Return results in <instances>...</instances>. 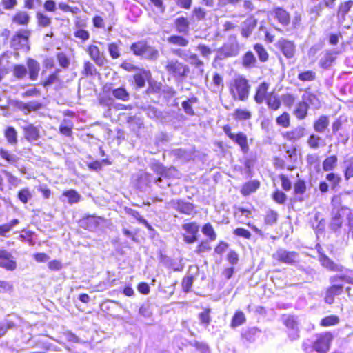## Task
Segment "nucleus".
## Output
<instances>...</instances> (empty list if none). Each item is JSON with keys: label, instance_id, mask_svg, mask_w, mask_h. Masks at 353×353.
<instances>
[{"label": "nucleus", "instance_id": "f257e3e1", "mask_svg": "<svg viewBox=\"0 0 353 353\" xmlns=\"http://www.w3.org/2000/svg\"><path fill=\"white\" fill-rule=\"evenodd\" d=\"M250 85L242 76H238L230 83V93L234 100L245 101L249 96Z\"/></svg>", "mask_w": 353, "mask_h": 353}, {"label": "nucleus", "instance_id": "f03ea898", "mask_svg": "<svg viewBox=\"0 0 353 353\" xmlns=\"http://www.w3.org/2000/svg\"><path fill=\"white\" fill-rule=\"evenodd\" d=\"M240 46L236 34H230L227 41L216 50V60H223L239 54Z\"/></svg>", "mask_w": 353, "mask_h": 353}, {"label": "nucleus", "instance_id": "7ed1b4c3", "mask_svg": "<svg viewBox=\"0 0 353 353\" xmlns=\"http://www.w3.org/2000/svg\"><path fill=\"white\" fill-rule=\"evenodd\" d=\"M166 72L176 79H183L188 77L190 68L188 65L176 59H168L164 65Z\"/></svg>", "mask_w": 353, "mask_h": 353}, {"label": "nucleus", "instance_id": "20e7f679", "mask_svg": "<svg viewBox=\"0 0 353 353\" xmlns=\"http://www.w3.org/2000/svg\"><path fill=\"white\" fill-rule=\"evenodd\" d=\"M23 131L24 139L29 143L39 145L41 138L40 125L25 122V124L21 126Z\"/></svg>", "mask_w": 353, "mask_h": 353}, {"label": "nucleus", "instance_id": "39448f33", "mask_svg": "<svg viewBox=\"0 0 353 353\" xmlns=\"http://www.w3.org/2000/svg\"><path fill=\"white\" fill-rule=\"evenodd\" d=\"M272 258L282 263L294 265L299 261V254L295 251H289L284 248H279L272 254Z\"/></svg>", "mask_w": 353, "mask_h": 353}, {"label": "nucleus", "instance_id": "423d86ee", "mask_svg": "<svg viewBox=\"0 0 353 353\" xmlns=\"http://www.w3.org/2000/svg\"><path fill=\"white\" fill-rule=\"evenodd\" d=\"M168 205L170 208L186 215H192L195 213L194 205L183 199H172Z\"/></svg>", "mask_w": 353, "mask_h": 353}, {"label": "nucleus", "instance_id": "0eeeda50", "mask_svg": "<svg viewBox=\"0 0 353 353\" xmlns=\"http://www.w3.org/2000/svg\"><path fill=\"white\" fill-rule=\"evenodd\" d=\"M282 321L288 329L289 336L292 340L297 339L299 337V324L296 317L292 315H283Z\"/></svg>", "mask_w": 353, "mask_h": 353}, {"label": "nucleus", "instance_id": "6e6552de", "mask_svg": "<svg viewBox=\"0 0 353 353\" xmlns=\"http://www.w3.org/2000/svg\"><path fill=\"white\" fill-rule=\"evenodd\" d=\"M332 339V335L330 332H325L319 334L314 341V347L316 348L317 352L326 353L330 348Z\"/></svg>", "mask_w": 353, "mask_h": 353}, {"label": "nucleus", "instance_id": "1a4fd4ad", "mask_svg": "<svg viewBox=\"0 0 353 353\" xmlns=\"http://www.w3.org/2000/svg\"><path fill=\"white\" fill-rule=\"evenodd\" d=\"M0 267L7 270H14L17 268V262L13 256L6 250L0 248Z\"/></svg>", "mask_w": 353, "mask_h": 353}, {"label": "nucleus", "instance_id": "9d476101", "mask_svg": "<svg viewBox=\"0 0 353 353\" xmlns=\"http://www.w3.org/2000/svg\"><path fill=\"white\" fill-rule=\"evenodd\" d=\"M276 46L287 59H291L294 57L296 46L293 41L281 38L278 41Z\"/></svg>", "mask_w": 353, "mask_h": 353}, {"label": "nucleus", "instance_id": "9b49d317", "mask_svg": "<svg viewBox=\"0 0 353 353\" xmlns=\"http://www.w3.org/2000/svg\"><path fill=\"white\" fill-rule=\"evenodd\" d=\"M258 23L257 19L251 15L244 20L241 24V35L245 39L249 38Z\"/></svg>", "mask_w": 353, "mask_h": 353}, {"label": "nucleus", "instance_id": "f8f14e48", "mask_svg": "<svg viewBox=\"0 0 353 353\" xmlns=\"http://www.w3.org/2000/svg\"><path fill=\"white\" fill-rule=\"evenodd\" d=\"M87 52L90 58L97 65L103 66L108 63V60L105 58L104 53L101 52L97 46L94 45L89 46Z\"/></svg>", "mask_w": 353, "mask_h": 353}, {"label": "nucleus", "instance_id": "ddd939ff", "mask_svg": "<svg viewBox=\"0 0 353 353\" xmlns=\"http://www.w3.org/2000/svg\"><path fill=\"white\" fill-rule=\"evenodd\" d=\"M343 208H339V207H334L332 212V219L330 223V228L331 230L336 232L339 228H341L343 216L344 212Z\"/></svg>", "mask_w": 353, "mask_h": 353}, {"label": "nucleus", "instance_id": "4468645a", "mask_svg": "<svg viewBox=\"0 0 353 353\" xmlns=\"http://www.w3.org/2000/svg\"><path fill=\"white\" fill-rule=\"evenodd\" d=\"M319 261L322 266H323L325 268L330 271L342 272L344 270V267L343 265L334 263L325 254L320 253L319 256Z\"/></svg>", "mask_w": 353, "mask_h": 353}, {"label": "nucleus", "instance_id": "2eb2a0df", "mask_svg": "<svg viewBox=\"0 0 353 353\" xmlns=\"http://www.w3.org/2000/svg\"><path fill=\"white\" fill-rule=\"evenodd\" d=\"M306 134V129L305 127L299 125L290 131L283 133L284 139L290 141H296L305 137Z\"/></svg>", "mask_w": 353, "mask_h": 353}, {"label": "nucleus", "instance_id": "dca6fc26", "mask_svg": "<svg viewBox=\"0 0 353 353\" xmlns=\"http://www.w3.org/2000/svg\"><path fill=\"white\" fill-rule=\"evenodd\" d=\"M272 14L274 18L283 27H286L290 23V15L285 9L280 7L275 8L272 11Z\"/></svg>", "mask_w": 353, "mask_h": 353}, {"label": "nucleus", "instance_id": "f3484780", "mask_svg": "<svg viewBox=\"0 0 353 353\" xmlns=\"http://www.w3.org/2000/svg\"><path fill=\"white\" fill-rule=\"evenodd\" d=\"M30 34L28 30L17 32L11 40V46L14 48H18L24 45L28 41Z\"/></svg>", "mask_w": 353, "mask_h": 353}, {"label": "nucleus", "instance_id": "a211bd4d", "mask_svg": "<svg viewBox=\"0 0 353 353\" xmlns=\"http://www.w3.org/2000/svg\"><path fill=\"white\" fill-rule=\"evenodd\" d=\"M329 124V117L326 115H321L314 122L313 128L316 132L323 134L325 132Z\"/></svg>", "mask_w": 353, "mask_h": 353}, {"label": "nucleus", "instance_id": "6ab92c4d", "mask_svg": "<svg viewBox=\"0 0 353 353\" xmlns=\"http://www.w3.org/2000/svg\"><path fill=\"white\" fill-rule=\"evenodd\" d=\"M3 134L8 144L12 146L18 144V132L14 127H7L3 131Z\"/></svg>", "mask_w": 353, "mask_h": 353}, {"label": "nucleus", "instance_id": "aec40b11", "mask_svg": "<svg viewBox=\"0 0 353 353\" xmlns=\"http://www.w3.org/2000/svg\"><path fill=\"white\" fill-rule=\"evenodd\" d=\"M18 108L28 114L32 111L40 110L42 108V103L37 101H31L27 103L21 101L19 103Z\"/></svg>", "mask_w": 353, "mask_h": 353}, {"label": "nucleus", "instance_id": "412c9836", "mask_svg": "<svg viewBox=\"0 0 353 353\" xmlns=\"http://www.w3.org/2000/svg\"><path fill=\"white\" fill-rule=\"evenodd\" d=\"M269 88V84L266 82H262L259 84L256 89L254 100L256 103L261 104L265 99L268 97L267 92Z\"/></svg>", "mask_w": 353, "mask_h": 353}, {"label": "nucleus", "instance_id": "4be33fe9", "mask_svg": "<svg viewBox=\"0 0 353 353\" xmlns=\"http://www.w3.org/2000/svg\"><path fill=\"white\" fill-rule=\"evenodd\" d=\"M230 139L240 145L241 150L243 152H247L248 150V139L247 136L243 133L239 132L238 134H230Z\"/></svg>", "mask_w": 353, "mask_h": 353}, {"label": "nucleus", "instance_id": "5701e85b", "mask_svg": "<svg viewBox=\"0 0 353 353\" xmlns=\"http://www.w3.org/2000/svg\"><path fill=\"white\" fill-rule=\"evenodd\" d=\"M27 66L30 79L32 81L37 80L40 70V64L33 59H28Z\"/></svg>", "mask_w": 353, "mask_h": 353}, {"label": "nucleus", "instance_id": "b1692460", "mask_svg": "<svg viewBox=\"0 0 353 353\" xmlns=\"http://www.w3.org/2000/svg\"><path fill=\"white\" fill-rule=\"evenodd\" d=\"M176 31L179 33L187 34L190 29V23L187 18L179 17L174 21Z\"/></svg>", "mask_w": 353, "mask_h": 353}, {"label": "nucleus", "instance_id": "393cba45", "mask_svg": "<svg viewBox=\"0 0 353 353\" xmlns=\"http://www.w3.org/2000/svg\"><path fill=\"white\" fill-rule=\"evenodd\" d=\"M302 101L305 102V104L307 105L308 107L311 105L313 108L318 109L321 106L320 101L319 99L316 95L310 92H305L302 95Z\"/></svg>", "mask_w": 353, "mask_h": 353}, {"label": "nucleus", "instance_id": "a878e982", "mask_svg": "<svg viewBox=\"0 0 353 353\" xmlns=\"http://www.w3.org/2000/svg\"><path fill=\"white\" fill-rule=\"evenodd\" d=\"M336 57H334V52L327 51L321 58L319 61V65L323 69H328L335 61Z\"/></svg>", "mask_w": 353, "mask_h": 353}, {"label": "nucleus", "instance_id": "bb28decb", "mask_svg": "<svg viewBox=\"0 0 353 353\" xmlns=\"http://www.w3.org/2000/svg\"><path fill=\"white\" fill-rule=\"evenodd\" d=\"M260 185V183L256 180H253L245 183L241 190L243 195L247 196L254 192Z\"/></svg>", "mask_w": 353, "mask_h": 353}, {"label": "nucleus", "instance_id": "cd10ccee", "mask_svg": "<svg viewBox=\"0 0 353 353\" xmlns=\"http://www.w3.org/2000/svg\"><path fill=\"white\" fill-rule=\"evenodd\" d=\"M148 46V44L146 41H139L138 42L133 43L130 46V50L133 52L134 54L143 57Z\"/></svg>", "mask_w": 353, "mask_h": 353}, {"label": "nucleus", "instance_id": "c85d7f7f", "mask_svg": "<svg viewBox=\"0 0 353 353\" xmlns=\"http://www.w3.org/2000/svg\"><path fill=\"white\" fill-rule=\"evenodd\" d=\"M308 108H309L307 105L305 104V102L302 101L297 104L294 111V114L298 119L302 120L307 117Z\"/></svg>", "mask_w": 353, "mask_h": 353}, {"label": "nucleus", "instance_id": "c756f323", "mask_svg": "<svg viewBox=\"0 0 353 353\" xmlns=\"http://www.w3.org/2000/svg\"><path fill=\"white\" fill-rule=\"evenodd\" d=\"M112 96L118 100L122 101H128L130 100V94L123 87L113 89L112 91Z\"/></svg>", "mask_w": 353, "mask_h": 353}, {"label": "nucleus", "instance_id": "7c9ffc66", "mask_svg": "<svg viewBox=\"0 0 353 353\" xmlns=\"http://www.w3.org/2000/svg\"><path fill=\"white\" fill-rule=\"evenodd\" d=\"M352 6L353 1L352 0L341 3L338 8L337 15L341 16V18L345 20L347 14L349 12Z\"/></svg>", "mask_w": 353, "mask_h": 353}, {"label": "nucleus", "instance_id": "2f4dec72", "mask_svg": "<svg viewBox=\"0 0 353 353\" xmlns=\"http://www.w3.org/2000/svg\"><path fill=\"white\" fill-rule=\"evenodd\" d=\"M199 101L197 97H192L190 99H188L186 101H184L182 102L181 105L183 109L184 110V112L190 116H192L194 114V111L192 107L193 104L197 103Z\"/></svg>", "mask_w": 353, "mask_h": 353}, {"label": "nucleus", "instance_id": "473e14b6", "mask_svg": "<svg viewBox=\"0 0 353 353\" xmlns=\"http://www.w3.org/2000/svg\"><path fill=\"white\" fill-rule=\"evenodd\" d=\"M170 44L185 47L188 45L189 41L186 38L180 35H172L167 39Z\"/></svg>", "mask_w": 353, "mask_h": 353}, {"label": "nucleus", "instance_id": "72a5a7b5", "mask_svg": "<svg viewBox=\"0 0 353 353\" xmlns=\"http://www.w3.org/2000/svg\"><path fill=\"white\" fill-rule=\"evenodd\" d=\"M30 16L24 11H19L12 18V21L19 25H27L30 21Z\"/></svg>", "mask_w": 353, "mask_h": 353}, {"label": "nucleus", "instance_id": "f704fd0d", "mask_svg": "<svg viewBox=\"0 0 353 353\" xmlns=\"http://www.w3.org/2000/svg\"><path fill=\"white\" fill-rule=\"evenodd\" d=\"M19 223V219H14L9 223L0 225V236H8V234L12 230V229L18 225Z\"/></svg>", "mask_w": 353, "mask_h": 353}, {"label": "nucleus", "instance_id": "c9c22d12", "mask_svg": "<svg viewBox=\"0 0 353 353\" xmlns=\"http://www.w3.org/2000/svg\"><path fill=\"white\" fill-rule=\"evenodd\" d=\"M337 160L336 155L327 157L323 162V170L326 172L333 170L336 165Z\"/></svg>", "mask_w": 353, "mask_h": 353}, {"label": "nucleus", "instance_id": "e433bc0d", "mask_svg": "<svg viewBox=\"0 0 353 353\" xmlns=\"http://www.w3.org/2000/svg\"><path fill=\"white\" fill-rule=\"evenodd\" d=\"M0 157L10 164H14L19 160L14 154L3 148L0 149Z\"/></svg>", "mask_w": 353, "mask_h": 353}, {"label": "nucleus", "instance_id": "4c0bfd02", "mask_svg": "<svg viewBox=\"0 0 353 353\" xmlns=\"http://www.w3.org/2000/svg\"><path fill=\"white\" fill-rule=\"evenodd\" d=\"M72 127L73 125L72 122L70 120L65 119L59 126V131L62 134L66 137H70L72 134Z\"/></svg>", "mask_w": 353, "mask_h": 353}, {"label": "nucleus", "instance_id": "58836bf2", "mask_svg": "<svg viewBox=\"0 0 353 353\" xmlns=\"http://www.w3.org/2000/svg\"><path fill=\"white\" fill-rule=\"evenodd\" d=\"M188 61L192 65H194L196 68L200 70L201 72L203 71V61L199 59L198 55L194 53H190Z\"/></svg>", "mask_w": 353, "mask_h": 353}, {"label": "nucleus", "instance_id": "ea45409f", "mask_svg": "<svg viewBox=\"0 0 353 353\" xmlns=\"http://www.w3.org/2000/svg\"><path fill=\"white\" fill-rule=\"evenodd\" d=\"M63 196L68 198L70 204L77 203L81 199V195L74 190H69L64 192Z\"/></svg>", "mask_w": 353, "mask_h": 353}, {"label": "nucleus", "instance_id": "a19ab883", "mask_svg": "<svg viewBox=\"0 0 353 353\" xmlns=\"http://www.w3.org/2000/svg\"><path fill=\"white\" fill-rule=\"evenodd\" d=\"M254 49L255 52H256L259 59L262 62H265L268 61L269 55L263 47V46L261 43H256L254 46Z\"/></svg>", "mask_w": 353, "mask_h": 353}, {"label": "nucleus", "instance_id": "79ce46f5", "mask_svg": "<svg viewBox=\"0 0 353 353\" xmlns=\"http://www.w3.org/2000/svg\"><path fill=\"white\" fill-rule=\"evenodd\" d=\"M266 101L268 108L272 110H277L281 107V101L276 96L269 95Z\"/></svg>", "mask_w": 353, "mask_h": 353}, {"label": "nucleus", "instance_id": "37998d69", "mask_svg": "<svg viewBox=\"0 0 353 353\" xmlns=\"http://www.w3.org/2000/svg\"><path fill=\"white\" fill-rule=\"evenodd\" d=\"M159 57L158 50L148 45L143 57L148 60L156 61Z\"/></svg>", "mask_w": 353, "mask_h": 353}, {"label": "nucleus", "instance_id": "c03bdc74", "mask_svg": "<svg viewBox=\"0 0 353 353\" xmlns=\"http://www.w3.org/2000/svg\"><path fill=\"white\" fill-rule=\"evenodd\" d=\"M339 323V318L336 315H330L322 319L320 325L323 327H328L337 325Z\"/></svg>", "mask_w": 353, "mask_h": 353}, {"label": "nucleus", "instance_id": "a18cd8bd", "mask_svg": "<svg viewBox=\"0 0 353 353\" xmlns=\"http://www.w3.org/2000/svg\"><path fill=\"white\" fill-rule=\"evenodd\" d=\"M345 178L348 180L353 176V157L344 161Z\"/></svg>", "mask_w": 353, "mask_h": 353}, {"label": "nucleus", "instance_id": "49530a36", "mask_svg": "<svg viewBox=\"0 0 353 353\" xmlns=\"http://www.w3.org/2000/svg\"><path fill=\"white\" fill-rule=\"evenodd\" d=\"M278 213L273 210H269L265 216L264 221L267 225H272L277 222Z\"/></svg>", "mask_w": 353, "mask_h": 353}, {"label": "nucleus", "instance_id": "de8ad7c7", "mask_svg": "<svg viewBox=\"0 0 353 353\" xmlns=\"http://www.w3.org/2000/svg\"><path fill=\"white\" fill-rule=\"evenodd\" d=\"M28 73L26 66L23 65H15L13 68V75L18 79H23Z\"/></svg>", "mask_w": 353, "mask_h": 353}, {"label": "nucleus", "instance_id": "09e8293b", "mask_svg": "<svg viewBox=\"0 0 353 353\" xmlns=\"http://www.w3.org/2000/svg\"><path fill=\"white\" fill-rule=\"evenodd\" d=\"M322 139L316 134H312L307 139V143L312 149H318L320 147V141Z\"/></svg>", "mask_w": 353, "mask_h": 353}, {"label": "nucleus", "instance_id": "8fccbe9b", "mask_svg": "<svg viewBox=\"0 0 353 353\" xmlns=\"http://www.w3.org/2000/svg\"><path fill=\"white\" fill-rule=\"evenodd\" d=\"M182 228L190 235H196L197 236V234L199 232V226L195 222L185 223L182 225Z\"/></svg>", "mask_w": 353, "mask_h": 353}, {"label": "nucleus", "instance_id": "3c124183", "mask_svg": "<svg viewBox=\"0 0 353 353\" xmlns=\"http://www.w3.org/2000/svg\"><path fill=\"white\" fill-rule=\"evenodd\" d=\"M245 321V317L243 312L241 311L236 312L232 318L231 327H236L242 325Z\"/></svg>", "mask_w": 353, "mask_h": 353}, {"label": "nucleus", "instance_id": "603ef678", "mask_svg": "<svg viewBox=\"0 0 353 353\" xmlns=\"http://www.w3.org/2000/svg\"><path fill=\"white\" fill-rule=\"evenodd\" d=\"M316 72L312 70L304 71L298 74V79L301 81H312L316 79Z\"/></svg>", "mask_w": 353, "mask_h": 353}, {"label": "nucleus", "instance_id": "864d4df0", "mask_svg": "<svg viewBox=\"0 0 353 353\" xmlns=\"http://www.w3.org/2000/svg\"><path fill=\"white\" fill-rule=\"evenodd\" d=\"M234 119L236 120H248L252 117V114L247 110L236 109L234 112Z\"/></svg>", "mask_w": 353, "mask_h": 353}, {"label": "nucleus", "instance_id": "5fc2aeb1", "mask_svg": "<svg viewBox=\"0 0 353 353\" xmlns=\"http://www.w3.org/2000/svg\"><path fill=\"white\" fill-rule=\"evenodd\" d=\"M256 61V59L252 52H246L243 57V65L246 68L254 65Z\"/></svg>", "mask_w": 353, "mask_h": 353}, {"label": "nucleus", "instance_id": "6e6d98bb", "mask_svg": "<svg viewBox=\"0 0 353 353\" xmlns=\"http://www.w3.org/2000/svg\"><path fill=\"white\" fill-rule=\"evenodd\" d=\"M143 111L150 119H159L162 115V112L161 111H159L157 108L152 106L144 108Z\"/></svg>", "mask_w": 353, "mask_h": 353}, {"label": "nucleus", "instance_id": "4d7b16f0", "mask_svg": "<svg viewBox=\"0 0 353 353\" xmlns=\"http://www.w3.org/2000/svg\"><path fill=\"white\" fill-rule=\"evenodd\" d=\"M32 194L30 192L29 188H25L20 190L18 192V199L23 203H27L28 201L31 199Z\"/></svg>", "mask_w": 353, "mask_h": 353}, {"label": "nucleus", "instance_id": "13d9d810", "mask_svg": "<svg viewBox=\"0 0 353 353\" xmlns=\"http://www.w3.org/2000/svg\"><path fill=\"white\" fill-rule=\"evenodd\" d=\"M36 17L38 25L41 27H48L51 23V19L40 12L37 13Z\"/></svg>", "mask_w": 353, "mask_h": 353}, {"label": "nucleus", "instance_id": "bf43d9fd", "mask_svg": "<svg viewBox=\"0 0 353 353\" xmlns=\"http://www.w3.org/2000/svg\"><path fill=\"white\" fill-rule=\"evenodd\" d=\"M152 181V176L151 174L147 172H142L140 174L138 179V184L140 188H142L143 185L148 186Z\"/></svg>", "mask_w": 353, "mask_h": 353}, {"label": "nucleus", "instance_id": "052dcab7", "mask_svg": "<svg viewBox=\"0 0 353 353\" xmlns=\"http://www.w3.org/2000/svg\"><path fill=\"white\" fill-rule=\"evenodd\" d=\"M202 232L208 236L210 241H214L216 238V234L210 223H205L203 226Z\"/></svg>", "mask_w": 353, "mask_h": 353}, {"label": "nucleus", "instance_id": "680f3d73", "mask_svg": "<svg viewBox=\"0 0 353 353\" xmlns=\"http://www.w3.org/2000/svg\"><path fill=\"white\" fill-rule=\"evenodd\" d=\"M196 50L199 51L201 55L203 58L208 60L210 59V56L212 53V50L209 46L203 43H199L196 47Z\"/></svg>", "mask_w": 353, "mask_h": 353}, {"label": "nucleus", "instance_id": "e2e57ef3", "mask_svg": "<svg viewBox=\"0 0 353 353\" xmlns=\"http://www.w3.org/2000/svg\"><path fill=\"white\" fill-rule=\"evenodd\" d=\"M276 123L283 128H288L290 125V115L285 112L276 119Z\"/></svg>", "mask_w": 353, "mask_h": 353}, {"label": "nucleus", "instance_id": "0e129e2a", "mask_svg": "<svg viewBox=\"0 0 353 353\" xmlns=\"http://www.w3.org/2000/svg\"><path fill=\"white\" fill-rule=\"evenodd\" d=\"M259 332V330L256 327H252L246 331H245L242 334V336L243 339H245L247 341L251 343L254 341L255 340V336Z\"/></svg>", "mask_w": 353, "mask_h": 353}, {"label": "nucleus", "instance_id": "69168bd1", "mask_svg": "<svg viewBox=\"0 0 353 353\" xmlns=\"http://www.w3.org/2000/svg\"><path fill=\"white\" fill-rule=\"evenodd\" d=\"M108 50L110 57L114 59H118L121 56L119 46L116 43H111L108 46Z\"/></svg>", "mask_w": 353, "mask_h": 353}, {"label": "nucleus", "instance_id": "338daca9", "mask_svg": "<svg viewBox=\"0 0 353 353\" xmlns=\"http://www.w3.org/2000/svg\"><path fill=\"white\" fill-rule=\"evenodd\" d=\"M213 84H214V91L217 92L219 90H222L223 88V82L222 77L218 73L214 74L213 76Z\"/></svg>", "mask_w": 353, "mask_h": 353}, {"label": "nucleus", "instance_id": "774afa93", "mask_svg": "<svg viewBox=\"0 0 353 353\" xmlns=\"http://www.w3.org/2000/svg\"><path fill=\"white\" fill-rule=\"evenodd\" d=\"M83 70L84 74L86 76H93L97 74V69L95 66L90 61L84 63Z\"/></svg>", "mask_w": 353, "mask_h": 353}]
</instances>
